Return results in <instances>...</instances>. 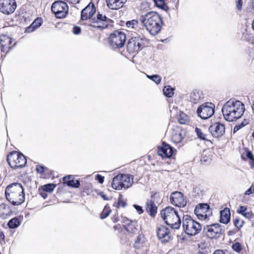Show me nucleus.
<instances>
[{"label":"nucleus","mask_w":254,"mask_h":254,"mask_svg":"<svg viewBox=\"0 0 254 254\" xmlns=\"http://www.w3.org/2000/svg\"><path fill=\"white\" fill-rule=\"evenodd\" d=\"M245 110V106L242 102L233 99L225 103L222 108L224 119L229 122H233L240 118Z\"/></svg>","instance_id":"1"},{"label":"nucleus","mask_w":254,"mask_h":254,"mask_svg":"<svg viewBox=\"0 0 254 254\" xmlns=\"http://www.w3.org/2000/svg\"><path fill=\"white\" fill-rule=\"evenodd\" d=\"M141 21L150 34L155 35L160 31L162 21L158 13L154 11L148 12L142 16Z\"/></svg>","instance_id":"2"},{"label":"nucleus","mask_w":254,"mask_h":254,"mask_svg":"<svg viewBox=\"0 0 254 254\" xmlns=\"http://www.w3.org/2000/svg\"><path fill=\"white\" fill-rule=\"evenodd\" d=\"M6 199L13 205H18L25 200L24 189L20 184L14 183L8 185L5 190Z\"/></svg>","instance_id":"3"},{"label":"nucleus","mask_w":254,"mask_h":254,"mask_svg":"<svg viewBox=\"0 0 254 254\" xmlns=\"http://www.w3.org/2000/svg\"><path fill=\"white\" fill-rule=\"evenodd\" d=\"M161 215L167 225L172 229L180 228L181 220L178 211L172 207L168 206L161 211Z\"/></svg>","instance_id":"4"},{"label":"nucleus","mask_w":254,"mask_h":254,"mask_svg":"<svg viewBox=\"0 0 254 254\" xmlns=\"http://www.w3.org/2000/svg\"><path fill=\"white\" fill-rule=\"evenodd\" d=\"M183 227L185 232L191 236L196 235L201 230V225L188 215L183 216Z\"/></svg>","instance_id":"5"},{"label":"nucleus","mask_w":254,"mask_h":254,"mask_svg":"<svg viewBox=\"0 0 254 254\" xmlns=\"http://www.w3.org/2000/svg\"><path fill=\"white\" fill-rule=\"evenodd\" d=\"M7 160L9 166L13 169L23 167L27 162L25 157L16 151L10 153L7 156Z\"/></svg>","instance_id":"6"},{"label":"nucleus","mask_w":254,"mask_h":254,"mask_svg":"<svg viewBox=\"0 0 254 254\" xmlns=\"http://www.w3.org/2000/svg\"><path fill=\"white\" fill-rule=\"evenodd\" d=\"M109 41L110 46L113 49L122 48L126 41L125 33L120 31H115L112 33L109 37Z\"/></svg>","instance_id":"7"},{"label":"nucleus","mask_w":254,"mask_h":254,"mask_svg":"<svg viewBox=\"0 0 254 254\" xmlns=\"http://www.w3.org/2000/svg\"><path fill=\"white\" fill-rule=\"evenodd\" d=\"M144 45V38L142 36H133L128 42L127 50L129 53L138 51Z\"/></svg>","instance_id":"8"},{"label":"nucleus","mask_w":254,"mask_h":254,"mask_svg":"<svg viewBox=\"0 0 254 254\" xmlns=\"http://www.w3.org/2000/svg\"><path fill=\"white\" fill-rule=\"evenodd\" d=\"M51 10L56 17L62 18L65 17L68 10V7L66 2L63 1H57L53 3Z\"/></svg>","instance_id":"9"},{"label":"nucleus","mask_w":254,"mask_h":254,"mask_svg":"<svg viewBox=\"0 0 254 254\" xmlns=\"http://www.w3.org/2000/svg\"><path fill=\"white\" fill-rule=\"evenodd\" d=\"M111 21L105 15L98 12L96 16L91 19L90 24L94 27L104 29L108 27Z\"/></svg>","instance_id":"10"},{"label":"nucleus","mask_w":254,"mask_h":254,"mask_svg":"<svg viewBox=\"0 0 254 254\" xmlns=\"http://www.w3.org/2000/svg\"><path fill=\"white\" fill-rule=\"evenodd\" d=\"M222 226L219 224H214L204 227L203 232L205 235L210 239H217L222 234Z\"/></svg>","instance_id":"11"},{"label":"nucleus","mask_w":254,"mask_h":254,"mask_svg":"<svg viewBox=\"0 0 254 254\" xmlns=\"http://www.w3.org/2000/svg\"><path fill=\"white\" fill-rule=\"evenodd\" d=\"M215 106L212 103H205L200 105L197 110L198 116L202 119L210 118L214 113Z\"/></svg>","instance_id":"12"},{"label":"nucleus","mask_w":254,"mask_h":254,"mask_svg":"<svg viewBox=\"0 0 254 254\" xmlns=\"http://www.w3.org/2000/svg\"><path fill=\"white\" fill-rule=\"evenodd\" d=\"M16 7L15 0H0V11L5 14L13 13Z\"/></svg>","instance_id":"13"},{"label":"nucleus","mask_w":254,"mask_h":254,"mask_svg":"<svg viewBox=\"0 0 254 254\" xmlns=\"http://www.w3.org/2000/svg\"><path fill=\"white\" fill-rule=\"evenodd\" d=\"M170 200L172 204L179 207H184L187 204V200L183 194L180 191H175L171 193Z\"/></svg>","instance_id":"14"},{"label":"nucleus","mask_w":254,"mask_h":254,"mask_svg":"<svg viewBox=\"0 0 254 254\" xmlns=\"http://www.w3.org/2000/svg\"><path fill=\"white\" fill-rule=\"evenodd\" d=\"M194 213L199 219H207L211 214L209 205L207 204H202L196 206L194 209Z\"/></svg>","instance_id":"15"},{"label":"nucleus","mask_w":254,"mask_h":254,"mask_svg":"<svg viewBox=\"0 0 254 254\" xmlns=\"http://www.w3.org/2000/svg\"><path fill=\"white\" fill-rule=\"evenodd\" d=\"M13 41L10 37L7 35H1L0 37V45L1 51L2 52L7 53L9 50L15 45V42L12 45Z\"/></svg>","instance_id":"16"},{"label":"nucleus","mask_w":254,"mask_h":254,"mask_svg":"<svg viewBox=\"0 0 254 254\" xmlns=\"http://www.w3.org/2000/svg\"><path fill=\"white\" fill-rule=\"evenodd\" d=\"M96 8L94 4L90 2L84 9H83L81 12V18L82 20L90 19L93 18V16L96 12Z\"/></svg>","instance_id":"17"},{"label":"nucleus","mask_w":254,"mask_h":254,"mask_svg":"<svg viewBox=\"0 0 254 254\" xmlns=\"http://www.w3.org/2000/svg\"><path fill=\"white\" fill-rule=\"evenodd\" d=\"M157 235L159 240L164 243L168 242L171 238L169 229L165 226H160L157 230Z\"/></svg>","instance_id":"18"},{"label":"nucleus","mask_w":254,"mask_h":254,"mask_svg":"<svg viewBox=\"0 0 254 254\" xmlns=\"http://www.w3.org/2000/svg\"><path fill=\"white\" fill-rule=\"evenodd\" d=\"M209 130L212 136L219 137L224 133L225 127L221 123H215L209 127Z\"/></svg>","instance_id":"19"},{"label":"nucleus","mask_w":254,"mask_h":254,"mask_svg":"<svg viewBox=\"0 0 254 254\" xmlns=\"http://www.w3.org/2000/svg\"><path fill=\"white\" fill-rule=\"evenodd\" d=\"M173 148L169 144L163 142L161 146L158 147L157 153L162 158H170L173 154Z\"/></svg>","instance_id":"20"},{"label":"nucleus","mask_w":254,"mask_h":254,"mask_svg":"<svg viewBox=\"0 0 254 254\" xmlns=\"http://www.w3.org/2000/svg\"><path fill=\"white\" fill-rule=\"evenodd\" d=\"M127 0H106L107 6L111 9L117 10L122 8Z\"/></svg>","instance_id":"21"},{"label":"nucleus","mask_w":254,"mask_h":254,"mask_svg":"<svg viewBox=\"0 0 254 254\" xmlns=\"http://www.w3.org/2000/svg\"><path fill=\"white\" fill-rule=\"evenodd\" d=\"M123 223L126 230L130 233H134L137 230V222L127 218L123 220Z\"/></svg>","instance_id":"22"},{"label":"nucleus","mask_w":254,"mask_h":254,"mask_svg":"<svg viewBox=\"0 0 254 254\" xmlns=\"http://www.w3.org/2000/svg\"><path fill=\"white\" fill-rule=\"evenodd\" d=\"M122 181L123 182V188L128 189L130 188L133 183V176L129 174H120Z\"/></svg>","instance_id":"23"},{"label":"nucleus","mask_w":254,"mask_h":254,"mask_svg":"<svg viewBox=\"0 0 254 254\" xmlns=\"http://www.w3.org/2000/svg\"><path fill=\"white\" fill-rule=\"evenodd\" d=\"M11 213V209L8 204L5 203L0 204V217L2 219H5L7 217L10 216Z\"/></svg>","instance_id":"24"},{"label":"nucleus","mask_w":254,"mask_h":254,"mask_svg":"<svg viewBox=\"0 0 254 254\" xmlns=\"http://www.w3.org/2000/svg\"><path fill=\"white\" fill-rule=\"evenodd\" d=\"M203 98L202 93L201 91L194 90L190 94V101L194 104H196Z\"/></svg>","instance_id":"25"},{"label":"nucleus","mask_w":254,"mask_h":254,"mask_svg":"<svg viewBox=\"0 0 254 254\" xmlns=\"http://www.w3.org/2000/svg\"><path fill=\"white\" fill-rule=\"evenodd\" d=\"M122 181L120 174L114 177L112 182V188L116 190H120L122 189L123 188V186L122 185L123 182Z\"/></svg>","instance_id":"26"},{"label":"nucleus","mask_w":254,"mask_h":254,"mask_svg":"<svg viewBox=\"0 0 254 254\" xmlns=\"http://www.w3.org/2000/svg\"><path fill=\"white\" fill-rule=\"evenodd\" d=\"M230 211L229 208H225L220 211V222L224 224H227L230 220Z\"/></svg>","instance_id":"27"},{"label":"nucleus","mask_w":254,"mask_h":254,"mask_svg":"<svg viewBox=\"0 0 254 254\" xmlns=\"http://www.w3.org/2000/svg\"><path fill=\"white\" fill-rule=\"evenodd\" d=\"M146 209L150 215L153 216L157 213V208L152 200L147 199L146 203Z\"/></svg>","instance_id":"28"},{"label":"nucleus","mask_w":254,"mask_h":254,"mask_svg":"<svg viewBox=\"0 0 254 254\" xmlns=\"http://www.w3.org/2000/svg\"><path fill=\"white\" fill-rule=\"evenodd\" d=\"M185 136V132L181 130H177L173 134L172 136V141L177 144L181 142Z\"/></svg>","instance_id":"29"},{"label":"nucleus","mask_w":254,"mask_h":254,"mask_svg":"<svg viewBox=\"0 0 254 254\" xmlns=\"http://www.w3.org/2000/svg\"><path fill=\"white\" fill-rule=\"evenodd\" d=\"M237 212L246 218L250 219L253 217L252 211H248L247 207L241 206L238 209Z\"/></svg>","instance_id":"30"},{"label":"nucleus","mask_w":254,"mask_h":254,"mask_svg":"<svg viewBox=\"0 0 254 254\" xmlns=\"http://www.w3.org/2000/svg\"><path fill=\"white\" fill-rule=\"evenodd\" d=\"M69 177H65L63 178V181L64 184H66L68 186L72 187L73 188H78L80 186V182L79 181H74L73 180H68Z\"/></svg>","instance_id":"31"},{"label":"nucleus","mask_w":254,"mask_h":254,"mask_svg":"<svg viewBox=\"0 0 254 254\" xmlns=\"http://www.w3.org/2000/svg\"><path fill=\"white\" fill-rule=\"evenodd\" d=\"M155 4V5L164 10H167L168 9V7L167 4L165 3L164 0H152Z\"/></svg>","instance_id":"32"},{"label":"nucleus","mask_w":254,"mask_h":254,"mask_svg":"<svg viewBox=\"0 0 254 254\" xmlns=\"http://www.w3.org/2000/svg\"><path fill=\"white\" fill-rule=\"evenodd\" d=\"M20 225V222L18 218H13L9 221L8 226L10 228L14 229L18 227Z\"/></svg>","instance_id":"33"},{"label":"nucleus","mask_w":254,"mask_h":254,"mask_svg":"<svg viewBox=\"0 0 254 254\" xmlns=\"http://www.w3.org/2000/svg\"><path fill=\"white\" fill-rule=\"evenodd\" d=\"M174 89L170 86H165L163 89V93L165 96L168 97H171L174 95Z\"/></svg>","instance_id":"34"},{"label":"nucleus","mask_w":254,"mask_h":254,"mask_svg":"<svg viewBox=\"0 0 254 254\" xmlns=\"http://www.w3.org/2000/svg\"><path fill=\"white\" fill-rule=\"evenodd\" d=\"M42 23V19L41 18H36L34 22L31 24L29 29L32 28V31L39 28Z\"/></svg>","instance_id":"35"},{"label":"nucleus","mask_w":254,"mask_h":254,"mask_svg":"<svg viewBox=\"0 0 254 254\" xmlns=\"http://www.w3.org/2000/svg\"><path fill=\"white\" fill-rule=\"evenodd\" d=\"M195 131L199 138L202 140H208V139L207 138V135L204 133V132L200 128L196 127L195 129Z\"/></svg>","instance_id":"36"},{"label":"nucleus","mask_w":254,"mask_h":254,"mask_svg":"<svg viewBox=\"0 0 254 254\" xmlns=\"http://www.w3.org/2000/svg\"><path fill=\"white\" fill-rule=\"evenodd\" d=\"M146 77L148 79L155 82L157 84H159L162 80V77L160 75L157 74L152 75H146Z\"/></svg>","instance_id":"37"},{"label":"nucleus","mask_w":254,"mask_h":254,"mask_svg":"<svg viewBox=\"0 0 254 254\" xmlns=\"http://www.w3.org/2000/svg\"><path fill=\"white\" fill-rule=\"evenodd\" d=\"M111 212L110 208L108 206H105L101 214L100 217L101 219H105L107 217Z\"/></svg>","instance_id":"38"},{"label":"nucleus","mask_w":254,"mask_h":254,"mask_svg":"<svg viewBox=\"0 0 254 254\" xmlns=\"http://www.w3.org/2000/svg\"><path fill=\"white\" fill-rule=\"evenodd\" d=\"M137 24L138 21L136 20H132L126 22V26L129 30L135 29Z\"/></svg>","instance_id":"39"},{"label":"nucleus","mask_w":254,"mask_h":254,"mask_svg":"<svg viewBox=\"0 0 254 254\" xmlns=\"http://www.w3.org/2000/svg\"><path fill=\"white\" fill-rule=\"evenodd\" d=\"M188 121V117L187 115L184 113L180 114L178 118V121L180 124H186Z\"/></svg>","instance_id":"40"},{"label":"nucleus","mask_w":254,"mask_h":254,"mask_svg":"<svg viewBox=\"0 0 254 254\" xmlns=\"http://www.w3.org/2000/svg\"><path fill=\"white\" fill-rule=\"evenodd\" d=\"M235 8L238 11H241L243 7V0H233Z\"/></svg>","instance_id":"41"},{"label":"nucleus","mask_w":254,"mask_h":254,"mask_svg":"<svg viewBox=\"0 0 254 254\" xmlns=\"http://www.w3.org/2000/svg\"><path fill=\"white\" fill-rule=\"evenodd\" d=\"M233 222L235 226L238 229H240L244 223V221L242 219L238 217H236L234 220Z\"/></svg>","instance_id":"42"},{"label":"nucleus","mask_w":254,"mask_h":254,"mask_svg":"<svg viewBox=\"0 0 254 254\" xmlns=\"http://www.w3.org/2000/svg\"><path fill=\"white\" fill-rule=\"evenodd\" d=\"M56 186L53 184H48L43 186V189L47 192H52L55 189Z\"/></svg>","instance_id":"43"},{"label":"nucleus","mask_w":254,"mask_h":254,"mask_svg":"<svg viewBox=\"0 0 254 254\" xmlns=\"http://www.w3.org/2000/svg\"><path fill=\"white\" fill-rule=\"evenodd\" d=\"M232 249L237 252H240L242 250L241 245L239 243H236L232 245Z\"/></svg>","instance_id":"44"},{"label":"nucleus","mask_w":254,"mask_h":254,"mask_svg":"<svg viewBox=\"0 0 254 254\" xmlns=\"http://www.w3.org/2000/svg\"><path fill=\"white\" fill-rule=\"evenodd\" d=\"M247 123H246L244 124V123H241V124L236 125L234 127L233 129L234 133H235L237 132L238 130H239L242 127H244L246 125H247Z\"/></svg>","instance_id":"45"},{"label":"nucleus","mask_w":254,"mask_h":254,"mask_svg":"<svg viewBox=\"0 0 254 254\" xmlns=\"http://www.w3.org/2000/svg\"><path fill=\"white\" fill-rule=\"evenodd\" d=\"M126 206V203L122 199H119L118 202V207H125Z\"/></svg>","instance_id":"46"},{"label":"nucleus","mask_w":254,"mask_h":254,"mask_svg":"<svg viewBox=\"0 0 254 254\" xmlns=\"http://www.w3.org/2000/svg\"><path fill=\"white\" fill-rule=\"evenodd\" d=\"M73 33L74 34H79L81 32V29L79 27L74 26L73 28Z\"/></svg>","instance_id":"47"},{"label":"nucleus","mask_w":254,"mask_h":254,"mask_svg":"<svg viewBox=\"0 0 254 254\" xmlns=\"http://www.w3.org/2000/svg\"><path fill=\"white\" fill-rule=\"evenodd\" d=\"M254 193V188L251 186L247 191H246L245 195H250L252 193Z\"/></svg>","instance_id":"48"},{"label":"nucleus","mask_w":254,"mask_h":254,"mask_svg":"<svg viewBox=\"0 0 254 254\" xmlns=\"http://www.w3.org/2000/svg\"><path fill=\"white\" fill-rule=\"evenodd\" d=\"M213 254H229L228 252L223 250H218L215 251Z\"/></svg>","instance_id":"49"},{"label":"nucleus","mask_w":254,"mask_h":254,"mask_svg":"<svg viewBox=\"0 0 254 254\" xmlns=\"http://www.w3.org/2000/svg\"><path fill=\"white\" fill-rule=\"evenodd\" d=\"M104 177L100 175H97L96 176V179L98 181L99 183L100 184H103L104 182Z\"/></svg>","instance_id":"50"},{"label":"nucleus","mask_w":254,"mask_h":254,"mask_svg":"<svg viewBox=\"0 0 254 254\" xmlns=\"http://www.w3.org/2000/svg\"><path fill=\"white\" fill-rule=\"evenodd\" d=\"M44 169L45 168L44 167L41 166H37L36 167V170L37 172L41 174L43 173L44 172Z\"/></svg>","instance_id":"51"},{"label":"nucleus","mask_w":254,"mask_h":254,"mask_svg":"<svg viewBox=\"0 0 254 254\" xmlns=\"http://www.w3.org/2000/svg\"><path fill=\"white\" fill-rule=\"evenodd\" d=\"M134 207L135 208V209L137 210L139 214H140L143 213V210L141 206L137 205H134Z\"/></svg>","instance_id":"52"},{"label":"nucleus","mask_w":254,"mask_h":254,"mask_svg":"<svg viewBox=\"0 0 254 254\" xmlns=\"http://www.w3.org/2000/svg\"><path fill=\"white\" fill-rule=\"evenodd\" d=\"M247 156L248 158H249L250 159H251V160H252L254 162L253 165H254V158L253 157V155L252 152H251L250 151L247 152Z\"/></svg>","instance_id":"53"},{"label":"nucleus","mask_w":254,"mask_h":254,"mask_svg":"<svg viewBox=\"0 0 254 254\" xmlns=\"http://www.w3.org/2000/svg\"><path fill=\"white\" fill-rule=\"evenodd\" d=\"M102 197H103L105 200H107V197H106L105 195H104V194L102 195Z\"/></svg>","instance_id":"54"},{"label":"nucleus","mask_w":254,"mask_h":254,"mask_svg":"<svg viewBox=\"0 0 254 254\" xmlns=\"http://www.w3.org/2000/svg\"><path fill=\"white\" fill-rule=\"evenodd\" d=\"M252 5H253V8L254 9V0H253V1H252Z\"/></svg>","instance_id":"55"},{"label":"nucleus","mask_w":254,"mask_h":254,"mask_svg":"<svg viewBox=\"0 0 254 254\" xmlns=\"http://www.w3.org/2000/svg\"><path fill=\"white\" fill-rule=\"evenodd\" d=\"M252 136L254 138V132H253Z\"/></svg>","instance_id":"56"},{"label":"nucleus","mask_w":254,"mask_h":254,"mask_svg":"<svg viewBox=\"0 0 254 254\" xmlns=\"http://www.w3.org/2000/svg\"><path fill=\"white\" fill-rule=\"evenodd\" d=\"M117 227V225H116V226H115L114 227L115 229H116V227Z\"/></svg>","instance_id":"57"}]
</instances>
